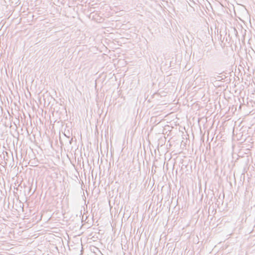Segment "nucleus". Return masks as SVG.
<instances>
[{"mask_svg":"<svg viewBox=\"0 0 255 255\" xmlns=\"http://www.w3.org/2000/svg\"><path fill=\"white\" fill-rule=\"evenodd\" d=\"M72 140V138L71 139V141H70V143H71V141Z\"/></svg>","mask_w":255,"mask_h":255,"instance_id":"f257e3e1","label":"nucleus"}]
</instances>
